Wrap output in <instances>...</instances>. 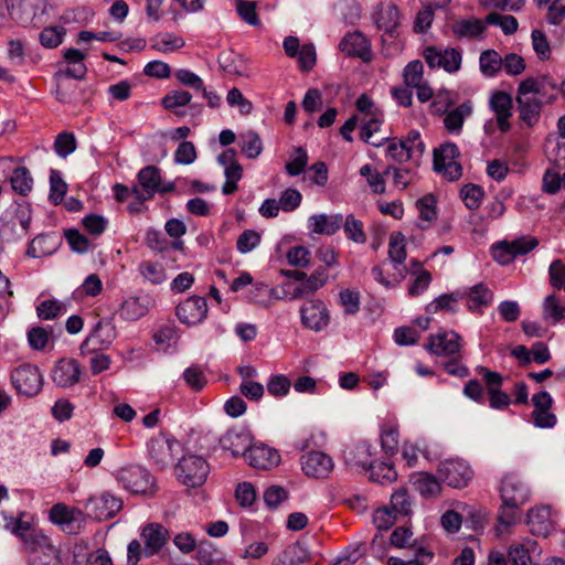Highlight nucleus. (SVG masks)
Wrapping results in <instances>:
<instances>
[{
    "label": "nucleus",
    "instance_id": "nucleus-5",
    "mask_svg": "<svg viewBox=\"0 0 565 565\" xmlns=\"http://www.w3.org/2000/svg\"><path fill=\"white\" fill-rule=\"evenodd\" d=\"M137 179L138 184L132 188V192L139 202L151 200L156 193H170L175 189L172 182L162 181L161 171L156 166L142 168Z\"/></svg>",
    "mask_w": 565,
    "mask_h": 565
},
{
    "label": "nucleus",
    "instance_id": "nucleus-6",
    "mask_svg": "<svg viewBox=\"0 0 565 565\" xmlns=\"http://www.w3.org/2000/svg\"><path fill=\"white\" fill-rule=\"evenodd\" d=\"M9 15L23 28L39 29L44 23L42 0H6Z\"/></svg>",
    "mask_w": 565,
    "mask_h": 565
},
{
    "label": "nucleus",
    "instance_id": "nucleus-61",
    "mask_svg": "<svg viewBox=\"0 0 565 565\" xmlns=\"http://www.w3.org/2000/svg\"><path fill=\"white\" fill-rule=\"evenodd\" d=\"M236 10L242 20L250 25H259L260 21L253 1L237 0Z\"/></svg>",
    "mask_w": 565,
    "mask_h": 565
},
{
    "label": "nucleus",
    "instance_id": "nucleus-12",
    "mask_svg": "<svg viewBox=\"0 0 565 565\" xmlns=\"http://www.w3.org/2000/svg\"><path fill=\"white\" fill-rule=\"evenodd\" d=\"M30 565H58L60 557L56 547L43 533H35L28 541Z\"/></svg>",
    "mask_w": 565,
    "mask_h": 565
},
{
    "label": "nucleus",
    "instance_id": "nucleus-16",
    "mask_svg": "<svg viewBox=\"0 0 565 565\" xmlns=\"http://www.w3.org/2000/svg\"><path fill=\"white\" fill-rule=\"evenodd\" d=\"M175 446H178V441L163 434L151 438L148 445V454L150 460L159 470L166 469L173 462Z\"/></svg>",
    "mask_w": 565,
    "mask_h": 565
},
{
    "label": "nucleus",
    "instance_id": "nucleus-35",
    "mask_svg": "<svg viewBox=\"0 0 565 565\" xmlns=\"http://www.w3.org/2000/svg\"><path fill=\"white\" fill-rule=\"evenodd\" d=\"M411 481L414 488L423 497H436L441 491L439 481L430 473L418 472L412 476Z\"/></svg>",
    "mask_w": 565,
    "mask_h": 565
},
{
    "label": "nucleus",
    "instance_id": "nucleus-17",
    "mask_svg": "<svg viewBox=\"0 0 565 565\" xmlns=\"http://www.w3.org/2000/svg\"><path fill=\"white\" fill-rule=\"evenodd\" d=\"M328 276L323 270L317 269L301 281H288L284 285L285 296L289 299H300L313 295L327 282Z\"/></svg>",
    "mask_w": 565,
    "mask_h": 565
},
{
    "label": "nucleus",
    "instance_id": "nucleus-25",
    "mask_svg": "<svg viewBox=\"0 0 565 565\" xmlns=\"http://www.w3.org/2000/svg\"><path fill=\"white\" fill-rule=\"evenodd\" d=\"M141 540L145 544V556L150 557L160 552L168 541V530L159 523H148L141 530Z\"/></svg>",
    "mask_w": 565,
    "mask_h": 565
},
{
    "label": "nucleus",
    "instance_id": "nucleus-40",
    "mask_svg": "<svg viewBox=\"0 0 565 565\" xmlns=\"http://www.w3.org/2000/svg\"><path fill=\"white\" fill-rule=\"evenodd\" d=\"M412 264L416 267V269L412 271L414 279L409 284L407 292L411 297H418L429 287L431 282V274L424 269L419 263L412 262Z\"/></svg>",
    "mask_w": 565,
    "mask_h": 565
},
{
    "label": "nucleus",
    "instance_id": "nucleus-8",
    "mask_svg": "<svg viewBox=\"0 0 565 565\" xmlns=\"http://www.w3.org/2000/svg\"><path fill=\"white\" fill-rule=\"evenodd\" d=\"M460 156L456 143L445 142L434 150L435 170L449 181L458 180L462 174V167L458 161Z\"/></svg>",
    "mask_w": 565,
    "mask_h": 565
},
{
    "label": "nucleus",
    "instance_id": "nucleus-18",
    "mask_svg": "<svg viewBox=\"0 0 565 565\" xmlns=\"http://www.w3.org/2000/svg\"><path fill=\"white\" fill-rule=\"evenodd\" d=\"M303 473L312 479H326L334 469L332 458L322 451H309L300 458Z\"/></svg>",
    "mask_w": 565,
    "mask_h": 565
},
{
    "label": "nucleus",
    "instance_id": "nucleus-36",
    "mask_svg": "<svg viewBox=\"0 0 565 565\" xmlns=\"http://www.w3.org/2000/svg\"><path fill=\"white\" fill-rule=\"evenodd\" d=\"M472 106L470 102L462 103L457 108L449 111L444 118V125L447 131L459 134L463 121L471 115Z\"/></svg>",
    "mask_w": 565,
    "mask_h": 565
},
{
    "label": "nucleus",
    "instance_id": "nucleus-54",
    "mask_svg": "<svg viewBox=\"0 0 565 565\" xmlns=\"http://www.w3.org/2000/svg\"><path fill=\"white\" fill-rule=\"evenodd\" d=\"M36 311L41 319L50 320L61 316L65 311V307L55 299H46L40 302L36 307Z\"/></svg>",
    "mask_w": 565,
    "mask_h": 565
},
{
    "label": "nucleus",
    "instance_id": "nucleus-39",
    "mask_svg": "<svg viewBox=\"0 0 565 565\" xmlns=\"http://www.w3.org/2000/svg\"><path fill=\"white\" fill-rule=\"evenodd\" d=\"M191 99L192 95L186 90H171L162 97L161 106L166 110L173 111L177 116L182 117L185 113L180 111L179 108L190 104Z\"/></svg>",
    "mask_w": 565,
    "mask_h": 565
},
{
    "label": "nucleus",
    "instance_id": "nucleus-9",
    "mask_svg": "<svg viewBox=\"0 0 565 565\" xmlns=\"http://www.w3.org/2000/svg\"><path fill=\"white\" fill-rule=\"evenodd\" d=\"M118 480L132 494H153L156 482L148 470L140 466H129L119 470Z\"/></svg>",
    "mask_w": 565,
    "mask_h": 565
},
{
    "label": "nucleus",
    "instance_id": "nucleus-30",
    "mask_svg": "<svg viewBox=\"0 0 565 565\" xmlns=\"http://www.w3.org/2000/svg\"><path fill=\"white\" fill-rule=\"evenodd\" d=\"M386 264H383L373 267L372 275L376 281L386 288H392L397 286L406 277L407 268L394 263H392V270L386 268Z\"/></svg>",
    "mask_w": 565,
    "mask_h": 565
},
{
    "label": "nucleus",
    "instance_id": "nucleus-50",
    "mask_svg": "<svg viewBox=\"0 0 565 565\" xmlns=\"http://www.w3.org/2000/svg\"><path fill=\"white\" fill-rule=\"evenodd\" d=\"M404 83L407 87L418 86L424 79V65L420 61L409 62L403 71Z\"/></svg>",
    "mask_w": 565,
    "mask_h": 565
},
{
    "label": "nucleus",
    "instance_id": "nucleus-29",
    "mask_svg": "<svg viewBox=\"0 0 565 565\" xmlns=\"http://www.w3.org/2000/svg\"><path fill=\"white\" fill-rule=\"evenodd\" d=\"M340 50L348 56H356L369 61L371 56L370 44L366 38L360 32L347 34L340 42Z\"/></svg>",
    "mask_w": 565,
    "mask_h": 565
},
{
    "label": "nucleus",
    "instance_id": "nucleus-58",
    "mask_svg": "<svg viewBox=\"0 0 565 565\" xmlns=\"http://www.w3.org/2000/svg\"><path fill=\"white\" fill-rule=\"evenodd\" d=\"M508 245L516 258L519 256H524L536 248L539 241L534 236H522L513 241H508Z\"/></svg>",
    "mask_w": 565,
    "mask_h": 565
},
{
    "label": "nucleus",
    "instance_id": "nucleus-33",
    "mask_svg": "<svg viewBox=\"0 0 565 565\" xmlns=\"http://www.w3.org/2000/svg\"><path fill=\"white\" fill-rule=\"evenodd\" d=\"M527 522L533 534L546 535L552 527L548 508L539 507L531 509L527 513Z\"/></svg>",
    "mask_w": 565,
    "mask_h": 565
},
{
    "label": "nucleus",
    "instance_id": "nucleus-48",
    "mask_svg": "<svg viewBox=\"0 0 565 565\" xmlns=\"http://www.w3.org/2000/svg\"><path fill=\"white\" fill-rule=\"evenodd\" d=\"M502 68V58L498 52L488 50L480 55V70L487 76L495 75Z\"/></svg>",
    "mask_w": 565,
    "mask_h": 565
},
{
    "label": "nucleus",
    "instance_id": "nucleus-44",
    "mask_svg": "<svg viewBox=\"0 0 565 565\" xmlns=\"http://www.w3.org/2000/svg\"><path fill=\"white\" fill-rule=\"evenodd\" d=\"M388 256L392 263L403 265L406 259V241L401 232H393L390 235Z\"/></svg>",
    "mask_w": 565,
    "mask_h": 565
},
{
    "label": "nucleus",
    "instance_id": "nucleus-52",
    "mask_svg": "<svg viewBox=\"0 0 565 565\" xmlns=\"http://www.w3.org/2000/svg\"><path fill=\"white\" fill-rule=\"evenodd\" d=\"M65 35V29L62 26H47L39 35L40 43L46 49L57 47Z\"/></svg>",
    "mask_w": 565,
    "mask_h": 565
},
{
    "label": "nucleus",
    "instance_id": "nucleus-3",
    "mask_svg": "<svg viewBox=\"0 0 565 565\" xmlns=\"http://www.w3.org/2000/svg\"><path fill=\"white\" fill-rule=\"evenodd\" d=\"M502 505L499 522L505 525L515 523L520 509L529 500V490L523 481L514 473H508L501 481Z\"/></svg>",
    "mask_w": 565,
    "mask_h": 565
},
{
    "label": "nucleus",
    "instance_id": "nucleus-60",
    "mask_svg": "<svg viewBox=\"0 0 565 565\" xmlns=\"http://www.w3.org/2000/svg\"><path fill=\"white\" fill-rule=\"evenodd\" d=\"M52 337L51 330L43 327H34L28 332V340L32 349L43 350L49 344Z\"/></svg>",
    "mask_w": 565,
    "mask_h": 565
},
{
    "label": "nucleus",
    "instance_id": "nucleus-45",
    "mask_svg": "<svg viewBox=\"0 0 565 565\" xmlns=\"http://www.w3.org/2000/svg\"><path fill=\"white\" fill-rule=\"evenodd\" d=\"M241 150L247 158H257L263 151V142L260 137L254 131H246L242 134Z\"/></svg>",
    "mask_w": 565,
    "mask_h": 565
},
{
    "label": "nucleus",
    "instance_id": "nucleus-21",
    "mask_svg": "<svg viewBox=\"0 0 565 565\" xmlns=\"http://www.w3.org/2000/svg\"><path fill=\"white\" fill-rule=\"evenodd\" d=\"M156 301L150 295L129 296L125 298L118 309L122 320L137 321L147 316Z\"/></svg>",
    "mask_w": 565,
    "mask_h": 565
},
{
    "label": "nucleus",
    "instance_id": "nucleus-26",
    "mask_svg": "<svg viewBox=\"0 0 565 565\" xmlns=\"http://www.w3.org/2000/svg\"><path fill=\"white\" fill-rule=\"evenodd\" d=\"M81 367L76 360L63 358L57 361L52 372L53 382L61 387H70L78 383Z\"/></svg>",
    "mask_w": 565,
    "mask_h": 565
},
{
    "label": "nucleus",
    "instance_id": "nucleus-11",
    "mask_svg": "<svg viewBox=\"0 0 565 565\" xmlns=\"http://www.w3.org/2000/svg\"><path fill=\"white\" fill-rule=\"evenodd\" d=\"M373 19L377 29L384 32V42L393 41L399 36L402 17L398 8L394 3H380L373 14Z\"/></svg>",
    "mask_w": 565,
    "mask_h": 565
},
{
    "label": "nucleus",
    "instance_id": "nucleus-27",
    "mask_svg": "<svg viewBox=\"0 0 565 565\" xmlns=\"http://www.w3.org/2000/svg\"><path fill=\"white\" fill-rule=\"evenodd\" d=\"M252 435L246 430L230 429L220 438V445L234 457L245 456L252 446Z\"/></svg>",
    "mask_w": 565,
    "mask_h": 565
},
{
    "label": "nucleus",
    "instance_id": "nucleus-19",
    "mask_svg": "<svg viewBox=\"0 0 565 565\" xmlns=\"http://www.w3.org/2000/svg\"><path fill=\"white\" fill-rule=\"evenodd\" d=\"M207 302L200 296H191L181 301L175 308L179 321L185 326H196L207 316Z\"/></svg>",
    "mask_w": 565,
    "mask_h": 565
},
{
    "label": "nucleus",
    "instance_id": "nucleus-20",
    "mask_svg": "<svg viewBox=\"0 0 565 565\" xmlns=\"http://www.w3.org/2000/svg\"><path fill=\"white\" fill-rule=\"evenodd\" d=\"M423 56L429 67H443L449 73L457 72L461 64V54L456 49H437L428 46L424 50Z\"/></svg>",
    "mask_w": 565,
    "mask_h": 565
},
{
    "label": "nucleus",
    "instance_id": "nucleus-13",
    "mask_svg": "<svg viewBox=\"0 0 565 565\" xmlns=\"http://www.w3.org/2000/svg\"><path fill=\"white\" fill-rule=\"evenodd\" d=\"M437 472L439 478L452 488L467 487L473 475L469 465L460 459L441 461Z\"/></svg>",
    "mask_w": 565,
    "mask_h": 565
},
{
    "label": "nucleus",
    "instance_id": "nucleus-15",
    "mask_svg": "<svg viewBox=\"0 0 565 565\" xmlns=\"http://www.w3.org/2000/svg\"><path fill=\"white\" fill-rule=\"evenodd\" d=\"M301 323L313 331L323 330L330 322L327 305L320 299L307 300L300 308Z\"/></svg>",
    "mask_w": 565,
    "mask_h": 565
},
{
    "label": "nucleus",
    "instance_id": "nucleus-31",
    "mask_svg": "<svg viewBox=\"0 0 565 565\" xmlns=\"http://www.w3.org/2000/svg\"><path fill=\"white\" fill-rule=\"evenodd\" d=\"M341 226V215L317 214L309 218V227L316 234L333 235Z\"/></svg>",
    "mask_w": 565,
    "mask_h": 565
},
{
    "label": "nucleus",
    "instance_id": "nucleus-1",
    "mask_svg": "<svg viewBox=\"0 0 565 565\" xmlns=\"http://www.w3.org/2000/svg\"><path fill=\"white\" fill-rule=\"evenodd\" d=\"M556 98V85L545 77H529L522 81L516 90L519 118L527 126L535 125L544 104H551Z\"/></svg>",
    "mask_w": 565,
    "mask_h": 565
},
{
    "label": "nucleus",
    "instance_id": "nucleus-2",
    "mask_svg": "<svg viewBox=\"0 0 565 565\" xmlns=\"http://www.w3.org/2000/svg\"><path fill=\"white\" fill-rule=\"evenodd\" d=\"M356 109L359 115L350 117L341 128V135L344 139L351 140L350 134L361 122L360 137L365 142L377 143L371 141L374 132H376L383 122V113L374 104V102L365 94L361 95L356 100Z\"/></svg>",
    "mask_w": 565,
    "mask_h": 565
},
{
    "label": "nucleus",
    "instance_id": "nucleus-63",
    "mask_svg": "<svg viewBox=\"0 0 565 565\" xmlns=\"http://www.w3.org/2000/svg\"><path fill=\"white\" fill-rule=\"evenodd\" d=\"M396 519L397 514L388 507L379 508L373 513V523L379 530H388Z\"/></svg>",
    "mask_w": 565,
    "mask_h": 565
},
{
    "label": "nucleus",
    "instance_id": "nucleus-62",
    "mask_svg": "<svg viewBox=\"0 0 565 565\" xmlns=\"http://www.w3.org/2000/svg\"><path fill=\"white\" fill-rule=\"evenodd\" d=\"M288 264L297 267H306L311 262V253L305 246H294L286 254Z\"/></svg>",
    "mask_w": 565,
    "mask_h": 565
},
{
    "label": "nucleus",
    "instance_id": "nucleus-28",
    "mask_svg": "<svg viewBox=\"0 0 565 565\" xmlns=\"http://www.w3.org/2000/svg\"><path fill=\"white\" fill-rule=\"evenodd\" d=\"M374 454L367 441H359L345 451V462L362 469H374Z\"/></svg>",
    "mask_w": 565,
    "mask_h": 565
},
{
    "label": "nucleus",
    "instance_id": "nucleus-64",
    "mask_svg": "<svg viewBox=\"0 0 565 565\" xmlns=\"http://www.w3.org/2000/svg\"><path fill=\"white\" fill-rule=\"evenodd\" d=\"M285 556L288 558L289 565H310L309 552L299 544L290 546L286 551Z\"/></svg>",
    "mask_w": 565,
    "mask_h": 565
},
{
    "label": "nucleus",
    "instance_id": "nucleus-55",
    "mask_svg": "<svg viewBox=\"0 0 565 565\" xmlns=\"http://www.w3.org/2000/svg\"><path fill=\"white\" fill-rule=\"evenodd\" d=\"M103 291V281L97 274L88 275L83 284L77 288L76 294L79 297H96Z\"/></svg>",
    "mask_w": 565,
    "mask_h": 565
},
{
    "label": "nucleus",
    "instance_id": "nucleus-49",
    "mask_svg": "<svg viewBox=\"0 0 565 565\" xmlns=\"http://www.w3.org/2000/svg\"><path fill=\"white\" fill-rule=\"evenodd\" d=\"M460 196L469 210H476L482 202L484 191L480 185L466 184L460 191Z\"/></svg>",
    "mask_w": 565,
    "mask_h": 565
},
{
    "label": "nucleus",
    "instance_id": "nucleus-59",
    "mask_svg": "<svg viewBox=\"0 0 565 565\" xmlns=\"http://www.w3.org/2000/svg\"><path fill=\"white\" fill-rule=\"evenodd\" d=\"M262 236L254 230H245L236 241V248L239 253L245 254L256 248L260 243Z\"/></svg>",
    "mask_w": 565,
    "mask_h": 565
},
{
    "label": "nucleus",
    "instance_id": "nucleus-56",
    "mask_svg": "<svg viewBox=\"0 0 565 565\" xmlns=\"http://www.w3.org/2000/svg\"><path fill=\"white\" fill-rule=\"evenodd\" d=\"M419 218L428 224L437 218L436 200L431 194L425 195L416 202Z\"/></svg>",
    "mask_w": 565,
    "mask_h": 565
},
{
    "label": "nucleus",
    "instance_id": "nucleus-47",
    "mask_svg": "<svg viewBox=\"0 0 565 565\" xmlns=\"http://www.w3.org/2000/svg\"><path fill=\"white\" fill-rule=\"evenodd\" d=\"M339 303L347 315H355L360 310V291L356 288L341 289L339 292Z\"/></svg>",
    "mask_w": 565,
    "mask_h": 565
},
{
    "label": "nucleus",
    "instance_id": "nucleus-38",
    "mask_svg": "<svg viewBox=\"0 0 565 565\" xmlns=\"http://www.w3.org/2000/svg\"><path fill=\"white\" fill-rule=\"evenodd\" d=\"M82 515L79 509L70 507L65 503L54 504L49 512V519L57 525L71 524Z\"/></svg>",
    "mask_w": 565,
    "mask_h": 565
},
{
    "label": "nucleus",
    "instance_id": "nucleus-10",
    "mask_svg": "<svg viewBox=\"0 0 565 565\" xmlns=\"http://www.w3.org/2000/svg\"><path fill=\"white\" fill-rule=\"evenodd\" d=\"M209 471V463L202 457L195 455L184 456L175 468L178 479L189 487L203 484Z\"/></svg>",
    "mask_w": 565,
    "mask_h": 565
},
{
    "label": "nucleus",
    "instance_id": "nucleus-51",
    "mask_svg": "<svg viewBox=\"0 0 565 565\" xmlns=\"http://www.w3.org/2000/svg\"><path fill=\"white\" fill-rule=\"evenodd\" d=\"M402 143L405 145V150L411 154L413 161H417L425 150V145L420 138V134L416 130H412L407 136L401 139Z\"/></svg>",
    "mask_w": 565,
    "mask_h": 565
},
{
    "label": "nucleus",
    "instance_id": "nucleus-14",
    "mask_svg": "<svg viewBox=\"0 0 565 565\" xmlns=\"http://www.w3.org/2000/svg\"><path fill=\"white\" fill-rule=\"evenodd\" d=\"M424 348L437 356H459L461 338L454 331H439L427 338Z\"/></svg>",
    "mask_w": 565,
    "mask_h": 565
},
{
    "label": "nucleus",
    "instance_id": "nucleus-43",
    "mask_svg": "<svg viewBox=\"0 0 565 565\" xmlns=\"http://www.w3.org/2000/svg\"><path fill=\"white\" fill-rule=\"evenodd\" d=\"M484 23L479 19L459 20L452 24V32L458 38H476L483 33Z\"/></svg>",
    "mask_w": 565,
    "mask_h": 565
},
{
    "label": "nucleus",
    "instance_id": "nucleus-32",
    "mask_svg": "<svg viewBox=\"0 0 565 565\" xmlns=\"http://www.w3.org/2000/svg\"><path fill=\"white\" fill-rule=\"evenodd\" d=\"M535 547L536 542L530 539L512 543L508 550L509 563L512 565H530L531 553Z\"/></svg>",
    "mask_w": 565,
    "mask_h": 565
},
{
    "label": "nucleus",
    "instance_id": "nucleus-57",
    "mask_svg": "<svg viewBox=\"0 0 565 565\" xmlns=\"http://www.w3.org/2000/svg\"><path fill=\"white\" fill-rule=\"evenodd\" d=\"M488 24L500 25L505 34H513L518 30V21L512 15H502L497 12H491L484 20Z\"/></svg>",
    "mask_w": 565,
    "mask_h": 565
},
{
    "label": "nucleus",
    "instance_id": "nucleus-41",
    "mask_svg": "<svg viewBox=\"0 0 565 565\" xmlns=\"http://www.w3.org/2000/svg\"><path fill=\"white\" fill-rule=\"evenodd\" d=\"M492 291L483 284L473 286L468 292L467 305L470 310H480L491 303Z\"/></svg>",
    "mask_w": 565,
    "mask_h": 565
},
{
    "label": "nucleus",
    "instance_id": "nucleus-23",
    "mask_svg": "<svg viewBox=\"0 0 565 565\" xmlns=\"http://www.w3.org/2000/svg\"><path fill=\"white\" fill-rule=\"evenodd\" d=\"M248 465L258 470H269L277 467L280 461V455L276 449L264 444H254L245 454Z\"/></svg>",
    "mask_w": 565,
    "mask_h": 565
},
{
    "label": "nucleus",
    "instance_id": "nucleus-42",
    "mask_svg": "<svg viewBox=\"0 0 565 565\" xmlns=\"http://www.w3.org/2000/svg\"><path fill=\"white\" fill-rule=\"evenodd\" d=\"M139 274L143 279L153 285H159L166 281L167 274L162 264L153 260H143L138 266Z\"/></svg>",
    "mask_w": 565,
    "mask_h": 565
},
{
    "label": "nucleus",
    "instance_id": "nucleus-22",
    "mask_svg": "<svg viewBox=\"0 0 565 565\" xmlns=\"http://www.w3.org/2000/svg\"><path fill=\"white\" fill-rule=\"evenodd\" d=\"M532 404L534 409L531 414L532 420L535 426L540 428H552L556 425L557 418L551 412L553 399L551 395L543 391L532 396Z\"/></svg>",
    "mask_w": 565,
    "mask_h": 565
},
{
    "label": "nucleus",
    "instance_id": "nucleus-37",
    "mask_svg": "<svg viewBox=\"0 0 565 565\" xmlns=\"http://www.w3.org/2000/svg\"><path fill=\"white\" fill-rule=\"evenodd\" d=\"M12 190L19 195L26 196L33 189V179L28 168L15 167L10 177Z\"/></svg>",
    "mask_w": 565,
    "mask_h": 565
},
{
    "label": "nucleus",
    "instance_id": "nucleus-53",
    "mask_svg": "<svg viewBox=\"0 0 565 565\" xmlns=\"http://www.w3.org/2000/svg\"><path fill=\"white\" fill-rule=\"evenodd\" d=\"M308 164V154L306 150L301 147L295 149L294 154L291 156L290 161L286 163V172L296 177L299 175L306 169Z\"/></svg>",
    "mask_w": 565,
    "mask_h": 565
},
{
    "label": "nucleus",
    "instance_id": "nucleus-46",
    "mask_svg": "<svg viewBox=\"0 0 565 565\" xmlns=\"http://www.w3.org/2000/svg\"><path fill=\"white\" fill-rule=\"evenodd\" d=\"M543 318L553 323L559 322L565 318V305L562 306L556 295H548L543 302Z\"/></svg>",
    "mask_w": 565,
    "mask_h": 565
},
{
    "label": "nucleus",
    "instance_id": "nucleus-34",
    "mask_svg": "<svg viewBox=\"0 0 565 565\" xmlns=\"http://www.w3.org/2000/svg\"><path fill=\"white\" fill-rule=\"evenodd\" d=\"M184 45L183 38L174 33H159L151 39V49L163 54L178 51Z\"/></svg>",
    "mask_w": 565,
    "mask_h": 565
},
{
    "label": "nucleus",
    "instance_id": "nucleus-7",
    "mask_svg": "<svg viewBox=\"0 0 565 565\" xmlns=\"http://www.w3.org/2000/svg\"><path fill=\"white\" fill-rule=\"evenodd\" d=\"M11 382L19 394L33 397L42 391L43 376L36 365L24 363L12 370Z\"/></svg>",
    "mask_w": 565,
    "mask_h": 565
},
{
    "label": "nucleus",
    "instance_id": "nucleus-24",
    "mask_svg": "<svg viewBox=\"0 0 565 565\" xmlns=\"http://www.w3.org/2000/svg\"><path fill=\"white\" fill-rule=\"evenodd\" d=\"M121 508V500L110 493H103L88 502L89 514L99 521L114 518Z\"/></svg>",
    "mask_w": 565,
    "mask_h": 565
},
{
    "label": "nucleus",
    "instance_id": "nucleus-4",
    "mask_svg": "<svg viewBox=\"0 0 565 565\" xmlns=\"http://www.w3.org/2000/svg\"><path fill=\"white\" fill-rule=\"evenodd\" d=\"M489 106L494 118L486 121L483 126L484 132L489 136L494 135L497 131L507 134L511 129V118L513 115L512 97L505 92L497 90L492 93Z\"/></svg>",
    "mask_w": 565,
    "mask_h": 565
}]
</instances>
